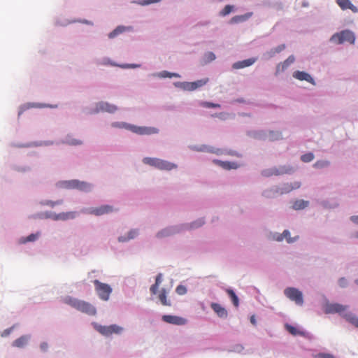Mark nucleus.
<instances>
[{"label":"nucleus","mask_w":358,"mask_h":358,"mask_svg":"<svg viewBox=\"0 0 358 358\" xmlns=\"http://www.w3.org/2000/svg\"><path fill=\"white\" fill-rule=\"evenodd\" d=\"M355 40V37L354 34L349 31V30H345L342 31L340 33H336L334 34L331 38V41L332 42L341 44L344 42H348L350 43H354Z\"/></svg>","instance_id":"obj_6"},{"label":"nucleus","mask_w":358,"mask_h":358,"mask_svg":"<svg viewBox=\"0 0 358 358\" xmlns=\"http://www.w3.org/2000/svg\"><path fill=\"white\" fill-rule=\"evenodd\" d=\"M313 159L314 155L312 152L304 154L301 157V161L306 163L311 162Z\"/></svg>","instance_id":"obj_35"},{"label":"nucleus","mask_w":358,"mask_h":358,"mask_svg":"<svg viewBox=\"0 0 358 358\" xmlns=\"http://www.w3.org/2000/svg\"><path fill=\"white\" fill-rule=\"evenodd\" d=\"M113 127H118L125 128L135 134L139 135H150L152 134H157L158 132V129L155 127H138L133 124H129L127 123H114L113 124Z\"/></svg>","instance_id":"obj_3"},{"label":"nucleus","mask_w":358,"mask_h":358,"mask_svg":"<svg viewBox=\"0 0 358 358\" xmlns=\"http://www.w3.org/2000/svg\"><path fill=\"white\" fill-rule=\"evenodd\" d=\"M257 61L256 58H249L243 61L235 62L233 68L235 69H243L252 65Z\"/></svg>","instance_id":"obj_18"},{"label":"nucleus","mask_w":358,"mask_h":358,"mask_svg":"<svg viewBox=\"0 0 358 358\" xmlns=\"http://www.w3.org/2000/svg\"><path fill=\"white\" fill-rule=\"evenodd\" d=\"M114 211V208L112 206L104 205L100 207L92 208L89 209V213L100 216L104 214H108Z\"/></svg>","instance_id":"obj_11"},{"label":"nucleus","mask_w":358,"mask_h":358,"mask_svg":"<svg viewBox=\"0 0 358 358\" xmlns=\"http://www.w3.org/2000/svg\"><path fill=\"white\" fill-rule=\"evenodd\" d=\"M29 336H22L20 337L19 338L16 339L13 343V345L17 348H23L25 346L28 342Z\"/></svg>","instance_id":"obj_24"},{"label":"nucleus","mask_w":358,"mask_h":358,"mask_svg":"<svg viewBox=\"0 0 358 358\" xmlns=\"http://www.w3.org/2000/svg\"><path fill=\"white\" fill-rule=\"evenodd\" d=\"M194 150L196 151H198V152H213V153H216V154H219V150H215L214 148H209L206 145H201L199 148H194Z\"/></svg>","instance_id":"obj_29"},{"label":"nucleus","mask_w":358,"mask_h":358,"mask_svg":"<svg viewBox=\"0 0 358 358\" xmlns=\"http://www.w3.org/2000/svg\"><path fill=\"white\" fill-rule=\"evenodd\" d=\"M117 110V107L107 102L101 101L96 104V112H108L113 113Z\"/></svg>","instance_id":"obj_12"},{"label":"nucleus","mask_w":358,"mask_h":358,"mask_svg":"<svg viewBox=\"0 0 358 358\" xmlns=\"http://www.w3.org/2000/svg\"><path fill=\"white\" fill-rule=\"evenodd\" d=\"M283 238H286L289 243H293L296 241V238H292L290 237V232L288 230H285L280 237L277 238L278 241H280Z\"/></svg>","instance_id":"obj_30"},{"label":"nucleus","mask_w":358,"mask_h":358,"mask_svg":"<svg viewBox=\"0 0 358 358\" xmlns=\"http://www.w3.org/2000/svg\"><path fill=\"white\" fill-rule=\"evenodd\" d=\"M285 49V45L281 44L275 48L270 50L264 54L266 59H270L275 56L276 53H279Z\"/></svg>","instance_id":"obj_22"},{"label":"nucleus","mask_w":358,"mask_h":358,"mask_svg":"<svg viewBox=\"0 0 358 358\" xmlns=\"http://www.w3.org/2000/svg\"><path fill=\"white\" fill-rule=\"evenodd\" d=\"M337 4L342 10L350 9L353 13H357L358 8L354 6L350 0H336Z\"/></svg>","instance_id":"obj_14"},{"label":"nucleus","mask_w":358,"mask_h":358,"mask_svg":"<svg viewBox=\"0 0 358 358\" xmlns=\"http://www.w3.org/2000/svg\"><path fill=\"white\" fill-rule=\"evenodd\" d=\"M159 76L161 78H172V77L180 78V75L178 73H170L166 71H162L161 73H159Z\"/></svg>","instance_id":"obj_34"},{"label":"nucleus","mask_w":358,"mask_h":358,"mask_svg":"<svg viewBox=\"0 0 358 358\" xmlns=\"http://www.w3.org/2000/svg\"><path fill=\"white\" fill-rule=\"evenodd\" d=\"M211 308L217 315L219 317L227 318L228 313L227 310L222 307L220 304L217 303H212L210 305Z\"/></svg>","instance_id":"obj_15"},{"label":"nucleus","mask_w":358,"mask_h":358,"mask_svg":"<svg viewBox=\"0 0 358 358\" xmlns=\"http://www.w3.org/2000/svg\"><path fill=\"white\" fill-rule=\"evenodd\" d=\"M138 66H140V65H137V64H126V65L122 66V67H124V68H136V67H138Z\"/></svg>","instance_id":"obj_50"},{"label":"nucleus","mask_w":358,"mask_h":358,"mask_svg":"<svg viewBox=\"0 0 358 358\" xmlns=\"http://www.w3.org/2000/svg\"><path fill=\"white\" fill-rule=\"evenodd\" d=\"M288 173V170L286 169L285 168H282V169L280 171L275 170L273 172V173L275 174V175L283 174V173Z\"/></svg>","instance_id":"obj_46"},{"label":"nucleus","mask_w":358,"mask_h":358,"mask_svg":"<svg viewBox=\"0 0 358 358\" xmlns=\"http://www.w3.org/2000/svg\"><path fill=\"white\" fill-rule=\"evenodd\" d=\"M208 82V78H204L198 80L194 82H182L176 83V86H178L187 91H194L198 88H200L207 84Z\"/></svg>","instance_id":"obj_7"},{"label":"nucleus","mask_w":358,"mask_h":358,"mask_svg":"<svg viewBox=\"0 0 358 358\" xmlns=\"http://www.w3.org/2000/svg\"><path fill=\"white\" fill-rule=\"evenodd\" d=\"M213 163L227 170L236 169L238 168L237 164L234 162H223L215 159L213 160Z\"/></svg>","instance_id":"obj_19"},{"label":"nucleus","mask_w":358,"mask_h":358,"mask_svg":"<svg viewBox=\"0 0 358 358\" xmlns=\"http://www.w3.org/2000/svg\"><path fill=\"white\" fill-rule=\"evenodd\" d=\"M37 238H38V235L37 234H31L29 236H28L27 237L24 238L22 241V243H25L27 242L34 241H36L37 239Z\"/></svg>","instance_id":"obj_39"},{"label":"nucleus","mask_w":358,"mask_h":358,"mask_svg":"<svg viewBox=\"0 0 358 358\" xmlns=\"http://www.w3.org/2000/svg\"><path fill=\"white\" fill-rule=\"evenodd\" d=\"M295 61V58L293 55H290L286 60L283 62L278 64L276 68V73H280L285 71L292 64H293Z\"/></svg>","instance_id":"obj_16"},{"label":"nucleus","mask_w":358,"mask_h":358,"mask_svg":"<svg viewBox=\"0 0 358 358\" xmlns=\"http://www.w3.org/2000/svg\"><path fill=\"white\" fill-rule=\"evenodd\" d=\"M207 56L210 61L214 60L215 59V55L211 52H208Z\"/></svg>","instance_id":"obj_48"},{"label":"nucleus","mask_w":358,"mask_h":358,"mask_svg":"<svg viewBox=\"0 0 358 358\" xmlns=\"http://www.w3.org/2000/svg\"><path fill=\"white\" fill-rule=\"evenodd\" d=\"M252 13H247L244 15H236L230 20V23L238 24V23L246 21L252 16Z\"/></svg>","instance_id":"obj_21"},{"label":"nucleus","mask_w":358,"mask_h":358,"mask_svg":"<svg viewBox=\"0 0 358 358\" xmlns=\"http://www.w3.org/2000/svg\"><path fill=\"white\" fill-rule=\"evenodd\" d=\"M177 294H178L179 295H183L185 294H186L187 292V289L185 286L183 285H178L177 287H176V289Z\"/></svg>","instance_id":"obj_41"},{"label":"nucleus","mask_w":358,"mask_h":358,"mask_svg":"<svg viewBox=\"0 0 358 358\" xmlns=\"http://www.w3.org/2000/svg\"><path fill=\"white\" fill-rule=\"evenodd\" d=\"M93 283L99 297L103 301H108L112 292L110 286L108 284L101 282L98 280H94Z\"/></svg>","instance_id":"obj_4"},{"label":"nucleus","mask_w":358,"mask_h":358,"mask_svg":"<svg viewBox=\"0 0 358 358\" xmlns=\"http://www.w3.org/2000/svg\"><path fill=\"white\" fill-rule=\"evenodd\" d=\"M250 322L254 324V325H256V320H255V315H252L250 317Z\"/></svg>","instance_id":"obj_52"},{"label":"nucleus","mask_w":358,"mask_h":358,"mask_svg":"<svg viewBox=\"0 0 358 358\" xmlns=\"http://www.w3.org/2000/svg\"><path fill=\"white\" fill-rule=\"evenodd\" d=\"M64 143L69 145H80L83 144V141L80 139L75 138L72 136H67L64 141Z\"/></svg>","instance_id":"obj_23"},{"label":"nucleus","mask_w":358,"mask_h":358,"mask_svg":"<svg viewBox=\"0 0 358 358\" xmlns=\"http://www.w3.org/2000/svg\"><path fill=\"white\" fill-rule=\"evenodd\" d=\"M162 319L166 323L175 325H185L187 323L185 318L176 315H164L162 316Z\"/></svg>","instance_id":"obj_10"},{"label":"nucleus","mask_w":358,"mask_h":358,"mask_svg":"<svg viewBox=\"0 0 358 358\" xmlns=\"http://www.w3.org/2000/svg\"><path fill=\"white\" fill-rule=\"evenodd\" d=\"M159 299L160 300L162 304L164 306H170L171 305V302L166 299V291L165 289H162L160 291L159 294Z\"/></svg>","instance_id":"obj_26"},{"label":"nucleus","mask_w":358,"mask_h":358,"mask_svg":"<svg viewBox=\"0 0 358 358\" xmlns=\"http://www.w3.org/2000/svg\"><path fill=\"white\" fill-rule=\"evenodd\" d=\"M357 236H358V234H357Z\"/></svg>","instance_id":"obj_56"},{"label":"nucleus","mask_w":358,"mask_h":358,"mask_svg":"<svg viewBox=\"0 0 358 358\" xmlns=\"http://www.w3.org/2000/svg\"><path fill=\"white\" fill-rule=\"evenodd\" d=\"M62 203V201H57V202H52V206H53L55 204H60Z\"/></svg>","instance_id":"obj_54"},{"label":"nucleus","mask_w":358,"mask_h":358,"mask_svg":"<svg viewBox=\"0 0 358 358\" xmlns=\"http://www.w3.org/2000/svg\"><path fill=\"white\" fill-rule=\"evenodd\" d=\"M308 205V201H306L303 200H298V201H296L293 203V208L295 210H301V209H303L306 207H307Z\"/></svg>","instance_id":"obj_31"},{"label":"nucleus","mask_w":358,"mask_h":358,"mask_svg":"<svg viewBox=\"0 0 358 358\" xmlns=\"http://www.w3.org/2000/svg\"><path fill=\"white\" fill-rule=\"evenodd\" d=\"M226 292L231 298L234 306L238 307L239 305V300L235 292L231 289H227Z\"/></svg>","instance_id":"obj_28"},{"label":"nucleus","mask_w":358,"mask_h":358,"mask_svg":"<svg viewBox=\"0 0 358 358\" xmlns=\"http://www.w3.org/2000/svg\"><path fill=\"white\" fill-rule=\"evenodd\" d=\"M351 220L353 221V222L358 224V216H352Z\"/></svg>","instance_id":"obj_53"},{"label":"nucleus","mask_w":358,"mask_h":358,"mask_svg":"<svg viewBox=\"0 0 358 358\" xmlns=\"http://www.w3.org/2000/svg\"><path fill=\"white\" fill-rule=\"evenodd\" d=\"M201 106L205 108H220V105L218 103H213L211 102L203 101L201 103Z\"/></svg>","instance_id":"obj_38"},{"label":"nucleus","mask_w":358,"mask_h":358,"mask_svg":"<svg viewBox=\"0 0 358 358\" xmlns=\"http://www.w3.org/2000/svg\"><path fill=\"white\" fill-rule=\"evenodd\" d=\"M161 0H143L141 4L144 6V5H148V4H150V3H157V2H159Z\"/></svg>","instance_id":"obj_44"},{"label":"nucleus","mask_w":358,"mask_h":358,"mask_svg":"<svg viewBox=\"0 0 358 358\" xmlns=\"http://www.w3.org/2000/svg\"><path fill=\"white\" fill-rule=\"evenodd\" d=\"M64 302L76 310L89 315H94L96 313V308L91 303L87 301L79 300L71 296H66L64 299Z\"/></svg>","instance_id":"obj_2"},{"label":"nucleus","mask_w":358,"mask_h":358,"mask_svg":"<svg viewBox=\"0 0 358 358\" xmlns=\"http://www.w3.org/2000/svg\"><path fill=\"white\" fill-rule=\"evenodd\" d=\"M144 164L155 166L162 170H171L176 166L169 162L152 157H145L143 160Z\"/></svg>","instance_id":"obj_5"},{"label":"nucleus","mask_w":358,"mask_h":358,"mask_svg":"<svg viewBox=\"0 0 358 358\" xmlns=\"http://www.w3.org/2000/svg\"><path fill=\"white\" fill-rule=\"evenodd\" d=\"M315 358H335L332 355L328 353H319L315 355Z\"/></svg>","instance_id":"obj_42"},{"label":"nucleus","mask_w":358,"mask_h":358,"mask_svg":"<svg viewBox=\"0 0 358 358\" xmlns=\"http://www.w3.org/2000/svg\"><path fill=\"white\" fill-rule=\"evenodd\" d=\"M293 77L299 80H306L311 84L315 85L313 78L310 74L304 71H296L294 72Z\"/></svg>","instance_id":"obj_13"},{"label":"nucleus","mask_w":358,"mask_h":358,"mask_svg":"<svg viewBox=\"0 0 358 358\" xmlns=\"http://www.w3.org/2000/svg\"><path fill=\"white\" fill-rule=\"evenodd\" d=\"M204 224V221L203 220H199L198 221L193 222L191 224V228H196L202 226Z\"/></svg>","instance_id":"obj_43"},{"label":"nucleus","mask_w":358,"mask_h":358,"mask_svg":"<svg viewBox=\"0 0 358 358\" xmlns=\"http://www.w3.org/2000/svg\"><path fill=\"white\" fill-rule=\"evenodd\" d=\"M159 288V285L157 284H153L151 287H150V292L152 294H156L157 292V289Z\"/></svg>","instance_id":"obj_45"},{"label":"nucleus","mask_w":358,"mask_h":358,"mask_svg":"<svg viewBox=\"0 0 358 358\" xmlns=\"http://www.w3.org/2000/svg\"><path fill=\"white\" fill-rule=\"evenodd\" d=\"M173 234H174V231H173L172 229H165L162 230L159 233H157V236L158 238H163V237H165V236H168L172 235Z\"/></svg>","instance_id":"obj_32"},{"label":"nucleus","mask_w":358,"mask_h":358,"mask_svg":"<svg viewBox=\"0 0 358 358\" xmlns=\"http://www.w3.org/2000/svg\"><path fill=\"white\" fill-rule=\"evenodd\" d=\"M129 29V27H124V26H118L116 29H115L113 31H111L108 34V37L110 38H115V36H117L120 34L123 33L124 31H125L126 30H127Z\"/></svg>","instance_id":"obj_25"},{"label":"nucleus","mask_w":358,"mask_h":358,"mask_svg":"<svg viewBox=\"0 0 358 358\" xmlns=\"http://www.w3.org/2000/svg\"><path fill=\"white\" fill-rule=\"evenodd\" d=\"M162 273H159L157 277H156V279H155V284H157L159 286L162 282Z\"/></svg>","instance_id":"obj_47"},{"label":"nucleus","mask_w":358,"mask_h":358,"mask_svg":"<svg viewBox=\"0 0 358 358\" xmlns=\"http://www.w3.org/2000/svg\"><path fill=\"white\" fill-rule=\"evenodd\" d=\"M96 330L102 335L109 336L113 334H120L122 331V328L116 324H112L110 326L99 325L96 327Z\"/></svg>","instance_id":"obj_9"},{"label":"nucleus","mask_w":358,"mask_h":358,"mask_svg":"<svg viewBox=\"0 0 358 358\" xmlns=\"http://www.w3.org/2000/svg\"><path fill=\"white\" fill-rule=\"evenodd\" d=\"M233 6L227 5L224 8L220 11V15L225 16L229 14L233 10Z\"/></svg>","instance_id":"obj_36"},{"label":"nucleus","mask_w":358,"mask_h":358,"mask_svg":"<svg viewBox=\"0 0 358 358\" xmlns=\"http://www.w3.org/2000/svg\"><path fill=\"white\" fill-rule=\"evenodd\" d=\"M278 137H273V136L271 137L272 140H275V139H278Z\"/></svg>","instance_id":"obj_55"},{"label":"nucleus","mask_w":358,"mask_h":358,"mask_svg":"<svg viewBox=\"0 0 358 358\" xmlns=\"http://www.w3.org/2000/svg\"><path fill=\"white\" fill-rule=\"evenodd\" d=\"M76 217V212H67V213H60L59 214H56L53 216V220H66L69 219H73Z\"/></svg>","instance_id":"obj_20"},{"label":"nucleus","mask_w":358,"mask_h":358,"mask_svg":"<svg viewBox=\"0 0 358 358\" xmlns=\"http://www.w3.org/2000/svg\"><path fill=\"white\" fill-rule=\"evenodd\" d=\"M329 164L327 161H317L315 163L314 166L315 168H323L327 166Z\"/></svg>","instance_id":"obj_40"},{"label":"nucleus","mask_w":358,"mask_h":358,"mask_svg":"<svg viewBox=\"0 0 358 358\" xmlns=\"http://www.w3.org/2000/svg\"><path fill=\"white\" fill-rule=\"evenodd\" d=\"M285 295L290 300L294 301L297 305L301 306L303 303L302 292L294 287H288L284 291Z\"/></svg>","instance_id":"obj_8"},{"label":"nucleus","mask_w":358,"mask_h":358,"mask_svg":"<svg viewBox=\"0 0 358 358\" xmlns=\"http://www.w3.org/2000/svg\"><path fill=\"white\" fill-rule=\"evenodd\" d=\"M348 309L347 306L339 303H327L324 307V312L327 314L338 313L341 315L348 322L356 327H358V317L352 313H344Z\"/></svg>","instance_id":"obj_1"},{"label":"nucleus","mask_w":358,"mask_h":358,"mask_svg":"<svg viewBox=\"0 0 358 358\" xmlns=\"http://www.w3.org/2000/svg\"><path fill=\"white\" fill-rule=\"evenodd\" d=\"M287 185L288 187H286V189L287 191H291L299 188L301 186V183L299 182L296 181L294 182H291L290 184H287Z\"/></svg>","instance_id":"obj_37"},{"label":"nucleus","mask_w":358,"mask_h":358,"mask_svg":"<svg viewBox=\"0 0 358 358\" xmlns=\"http://www.w3.org/2000/svg\"><path fill=\"white\" fill-rule=\"evenodd\" d=\"M339 285L341 287H345L346 285V280L345 278H342L339 280Z\"/></svg>","instance_id":"obj_49"},{"label":"nucleus","mask_w":358,"mask_h":358,"mask_svg":"<svg viewBox=\"0 0 358 358\" xmlns=\"http://www.w3.org/2000/svg\"><path fill=\"white\" fill-rule=\"evenodd\" d=\"M40 347L43 351H45L48 349V345L46 343H43L41 344Z\"/></svg>","instance_id":"obj_51"},{"label":"nucleus","mask_w":358,"mask_h":358,"mask_svg":"<svg viewBox=\"0 0 358 358\" xmlns=\"http://www.w3.org/2000/svg\"><path fill=\"white\" fill-rule=\"evenodd\" d=\"M285 328L287 330V331L289 333H290L292 335L296 336V335H299V334H300V335L303 334V333H301L299 331H298L296 329V328H295L294 327H293L292 325L286 324L285 325Z\"/></svg>","instance_id":"obj_33"},{"label":"nucleus","mask_w":358,"mask_h":358,"mask_svg":"<svg viewBox=\"0 0 358 358\" xmlns=\"http://www.w3.org/2000/svg\"><path fill=\"white\" fill-rule=\"evenodd\" d=\"M69 185L72 188H76L82 191H88L90 189V184L76 180L69 182Z\"/></svg>","instance_id":"obj_17"},{"label":"nucleus","mask_w":358,"mask_h":358,"mask_svg":"<svg viewBox=\"0 0 358 358\" xmlns=\"http://www.w3.org/2000/svg\"><path fill=\"white\" fill-rule=\"evenodd\" d=\"M137 234L138 231L136 229H132L128 233L127 237L120 236L118 238V241L120 242H125L130 239L134 238L137 236Z\"/></svg>","instance_id":"obj_27"}]
</instances>
